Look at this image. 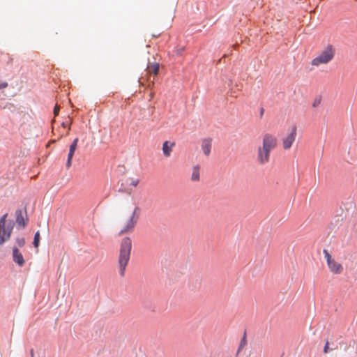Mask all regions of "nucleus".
<instances>
[{
	"label": "nucleus",
	"instance_id": "obj_16",
	"mask_svg": "<svg viewBox=\"0 0 357 357\" xmlns=\"http://www.w3.org/2000/svg\"><path fill=\"white\" fill-rule=\"evenodd\" d=\"M39 242H40V232H39V231H38L36 232V234L34 235V238H33V244L35 248H37L38 247Z\"/></svg>",
	"mask_w": 357,
	"mask_h": 357
},
{
	"label": "nucleus",
	"instance_id": "obj_23",
	"mask_svg": "<svg viewBox=\"0 0 357 357\" xmlns=\"http://www.w3.org/2000/svg\"><path fill=\"white\" fill-rule=\"evenodd\" d=\"M153 94L152 93H150V97H151V98H153Z\"/></svg>",
	"mask_w": 357,
	"mask_h": 357
},
{
	"label": "nucleus",
	"instance_id": "obj_18",
	"mask_svg": "<svg viewBox=\"0 0 357 357\" xmlns=\"http://www.w3.org/2000/svg\"><path fill=\"white\" fill-rule=\"evenodd\" d=\"M17 243L20 247H22L25 244V240L23 237H19L16 239Z\"/></svg>",
	"mask_w": 357,
	"mask_h": 357
},
{
	"label": "nucleus",
	"instance_id": "obj_11",
	"mask_svg": "<svg viewBox=\"0 0 357 357\" xmlns=\"http://www.w3.org/2000/svg\"><path fill=\"white\" fill-rule=\"evenodd\" d=\"M174 146V143H170L165 141L162 144V152L165 156L169 157L172 151V148Z\"/></svg>",
	"mask_w": 357,
	"mask_h": 357
},
{
	"label": "nucleus",
	"instance_id": "obj_13",
	"mask_svg": "<svg viewBox=\"0 0 357 357\" xmlns=\"http://www.w3.org/2000/svg\"><path fill=\"white\" fill-rule=\"evenodd\" d=\"M15 214H16V222L19 225H22V227H25L26 223V222L24 220V218L23 217L22 211L21 210L16 211Z\"/></svg>",
	"mask_w": 357,
	"mask_h": 357
},
{
	"label": "nucleus",
	"instance_id": "obj_20",
	"mask_svg": "<svg viewBox=\"0 0 357 357\" xmlns=\"http://www.w3.org/2000/svg\"><path fill=\"white\" fill-rule=\"evenodd\" d=\"M59 108L57 105H56L54 109V114L55 116H57L59 114Z\"/></svg>",
	"mask_w": 357,
	"mask_h": 357
},
{
	"label": "nucleus",
	"instance_id": "obj_6",
	"mask_svg": "<svg viewBox=\"0 0 357 357\" xmlns=\"http://www.w3.org/2000/svg\"><path fill=\"white\" fill-rule=\"evenodd\" d=\"M139 208L135 207L132 215L126 220L123 226L119 231V235L131 232L134 229L139 218Z\"/></svg>",
	"mask_w": 357,
	"mask_h": 357
},
{
	"label": "nucleus",
	"instance_id": "obj_15",
	"mask_svg": "<svg viewBox=\"0 0 357 357\" xmlns=\"http://www.w3.org/2000/svg\"><path fill=\"white\" fill-rule=\"evenodd\" d=\"M191 180L193 181H199V167L198 165L195 166L192 169Z\"/></svg>",
	"mask_w": 357,
	"mask_h": 357
},
{
	"label": "nucleus",
	"instance_id": "obj_14",
	"mask_svg": "<svg viewBox=\"0 0 357 357\" xmlns=\"http://www.w3.org/2000/svg\"><path fill=\"white\" fill-rule=\"evenodd\" d=\"M246 345H247V336H246V333L244 332L243 335V337L240 341L239 345H238V348L237 350V355L239 354V353L242 351V349H243L245 347Z\"/></svg>",
	"mask_w": 357,
	"mask_h": 357
},
{
	"label": "nucleus",
	"instance_id": "obj_25",
	"mask_svg": "<svg viewBox=\"0 0 357 357\" xmlns=\"http://www.w3.org/2000/svg\"><path fill=\"white\" fill-rule=\"evenodd\" d=\"M62 126H63V127H65V126H66V123H64V122H63V123H62Z\"/></svg>",
	"mask_w": 357,
	"mask_h": 357
},
{
	"label": "nucleus",
	"instance_id": "obj_7",
	"mask_svg": "<svg viewBox=\"0 0 357 357\" xmlns=\"http://www.w3.org/2000/svg\"><path fill=\"white\" fill-rule=\"evenodd\" d=\"M297 136V127L295 125L291 126L287 132L282 137L281 144L282 149L285 151L289 150L292 146Z\"/></svg>",
	"mask_w": 357,
	"mask_h": 357
},
{
	"label": "nucleus",
	"instance_id": "obj_4",
	"mask_svg": "<svg viewBox=\"0 0 357 357\" xmlns=\"http://www.w3.org/2000/svg\"><path fill=\"white\" fill-rule=\"evenodd\" d=\"M323 253L329 271L333 275H341L344 271L342 263L332 257L327 250H324Z\"/></svg>",
	"mask_w": 357,
	"mask_h": 357
},
{
	"label": "nucleus",
	"instance_id": "obj_3",
	"mask_svg": "<svg viewBox=\"0 0 357 357\" xmlns=\"http://www.w3.org/2000/svg\"><path fill=\"white\" fill-rule=\"evenodd\" d=\"M335 54V48L332 45H328L319 54L311 61L312 66L318 67L331 62Z\"/></svg>",
	"mask_w": 357,
	"mask_h": 357
},
{
	"label": "nucleus",
	"instance_id": "obj_2",
	"mask_svg": "<svg viewBox=\"0 0 357 357\" xmlns=\"http://www.w3.org/2000/svg\"><path fill=\"white\" fill-rule=\"evenodd\" d=\"M132 248V241L128 237L124 238L121 243L120 253L119 257V273L121 276H124L126 268L130 260Z\"/></svg>",
	"mask_w": 357,
	"mask_h": 357
},
{
	"label": "nucleus",
	"instance_id": "obj_8",
	"mask_svg": "<svg viewBox=\"0 0 357 357\" xmlns=\"http://www.w3.org/2000/svg\"><path fill=\"white\" fill-rule=\"evenodd\" d=\"M13 259L19 266H23L25 263L22 254L17 248H13Z\"/></svg>",
	"mask_w": 357,
	"mask_h": 357
},
{
	"label": "nucleus",
	"instance_id": "obj_1",
	"mask_svg": "<svg viewBox=\"0 0 357 357\" xmlns=\"http://www.w3.org/2000/svg\"><path fill=\"white\" fill-rule=\"evenodd\" d=\"M276 137L271 133H266L262 136L261 145L257 148V160L260 165H265L270 160L271 152L277 146Z\"/></svg>",
	"mask_w": 357,
	"mask_h": 357
},
{
	"label": "nucleus",
	"instance_id": "obj_19",
	"mask_svg": "<svg viewBox=\"0 0 357 357\" xmlns=\"http://www.w3.org/2000/svg\"><path fill=\"white\" fill-rule=\"evenodd\" d=\"M8 86V83L6 82H0V89H5Z\"/></svg>",
	"mask_w": 357,
	"mask_h": 357
},
{
	"label": "nucleus",
	"instance_id": "obj_5",
	"mask_svg": "<svg viewBox=\"0 0 357 357\" xmlns=\"http://www.w3.org/2000/svg\"><path fill=\"white\" fill-rule=\"evenodd\" d=\"M7 215L6 213L0 218V245L10 239L13 229V222L6 225Z\"/></svg>",
	"mask_w": 357,
	"mask_h": 357
},
{
	"label": "nucleus",
	"instance_id": "obj_22",
	"mask_svg": "<svg viewBox=\"0 0 357 357\" xmlns=\"http://www.w3.org/2000/svg\"><path fill=\"white\" fill-rule=\"evenodd\" d=\"M230 93H231V96H236V95L234 94V93H235V92H232V91H231Z\"/></svg>",
	"mask_w": 357,
	"mask_h": 357
},
{
	"label": "nucleus",
	"instance_id": "obj_17",
	"mask_svg": "<svg viewBox=\"0 0 357 357\" xmlns=\"http://www.w3.org/2000/svg\"><path fill=\"white\" fill-rule=\"evenodd\" d=\"M139 183V180L138 178H132L130 179V185L132 187H137Z\"/></svg>",
	"mask_w": 357,
	"mask_h": 357
},
{
	"label": "nucleus",
	"instance_id": "obj_10",
	"mask_svg": "<svg viewBox=\"0 0 357 357\" xmlns=\"http://www.w3.org/2000/svg\"><path fill=\"white\" fill-rule=\"evenodd\" d=\"M211 139H204L202 142V150L206 155H208L211 153Z\"/></svg>",
	"mask_w": 357,
	"mask_h": 357
},
{
	"label": "nucleus",
	"instance_id": "obj_24",
	"mask_svg": "<svg viewBox=\"0 0 357 357\" xmlns=\"http://www.w3.org/2000/svg\"><path fill=\"white\" fill-rule=\"evenodd\" d=\"M317 105V102H314L313 103V106H314V107H315Z\"/></svg>",
	"mask_w": 357,
	"mask_h": 357
},
{
	"label": "nucleus",
	"instance_id": "obj_26",
	"mask_svg": "<svg viewBox=\"0 0 357 357\" xmlns=\"http://www.w3.org/2000/svg\"><path fill=\"white\" fill-rule=\"evenodd\" d=\"M31 356H33V351H31Z\"/></svg>",
	"mask_w": 357,
	"mask_h": 357
},
{
	"label": "nucleus",
	"instance_id": "obj_9",
	"mask_svg": "<svg viewBox=\"0 0 357 357\" xmlns=\"http://www.w3.org/2000/svg\"><path fill=\"white\" fill-rule=\"evenodd\" d=\"M78 141H79L78 138H75L73 140L71 145L70 146L69 153L68 155V159H67V162H66V166L68 168H69L71 166V161H72L73 157L74 155L75 151L77 149Z\"/></svg>",
	"mask_w": 357,
	"mask_h": 357
},
{
	"label": "nucleus",
	"instance_id": "obj_12",
	"mask_svg": "<svg viewBox=\"0 0 357 357\" xmlns=\"http://www.w3.org/2000/svg\"><path fill=\"white\" fill-rule=\"evenodd\" d=\"M159 63H149L146 68V75L153 74L156 75L159 71Z\"/></svg>",
	"mask_w": 357,
	"mask_h": 357
},
{
	"label": "nucleus",
	"instance_id": "obj_21",
	"mask_svg": "<svg viewBox=\"0 0 357 357\" xmlns=\"http://www.w3.org/2000/svg\"><path fill=\"white\" fill-rule=\"evenodd\" d=\"M328 342H327L324 346V352L325 354H326L328 352Z\"/></svg>",
	"mask_w": 357,
	"mask_h": 357
}]
</instances>
